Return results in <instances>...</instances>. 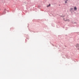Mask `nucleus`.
Returning a JSON list of instances; mask_svg holds the SVG:
<instances>
[{"mask_svg":"<svg viewBox=\"0 0 79 79\" xmlns=\"http://www.w3.org/2000/svg\"><path fill=\"white\" fill-rule=\"evenodd\" d=\"M70 11H71V12H73V8H71L70 9Z\"/></svg>","mask_w":79,"mask_h":79,"instance_id":"obj_1","label":"nucleus"},{"mask_svg":"<svg viewBox=\"0 0 79 79\" xmlns=\"http://www.w3.org/2000/svg\"><path fill=\"white\" fill-rule=\"evenodd\" d=\"M67 0H66V1L65 2V3H67Z\"/></svg>","mask_w":79,"mask_h":79,"instance_id":"obj_6","label":"nucleus"},{"mask_svg":"<svg viewBox=\"0 0 79 79\" xmlns=\"http://www.w3.org/2000/svg\"><path fill=\"white\" fill-rule=\"evenodd\" d=\"M73 9L74 11H77V7H75Z\"/></svg>","mask_w":79,"mask_h":79,"instance_id":"obj_2","label":"nucleus"},{"mask_svg":"<svg viewBox=\"0 0 79 79\" xmlns=\"http://www.w3.org/2000/svg\"><path fill=\"white\" fill-rule=\"evenodd\" d=\"M50 6V4H49V5H48L47 6V7H48L49 6Z\"/></svg>","mask_w":79,"mask_h":79,"instance_id":"obj_5","label":"nucleus"},{"mask_svg":"<svg viewBox=\"0 0 79 79\" xmlns=\"http://www.w3.org/2000/svg\"><path fill=\"white\" fill-rule=\"evenodd\" d=\"M65 21H69V19H67L66 20H64Z\"/></svg>","mask_w":79,"mask_h":79,"instance_id":"obj_3","label":"nucleus"},{"mask_svg":"<svg viewBox=\"0 0 79 79\" xmlns=\"http://www.w3.org/2000/svg\"><path fill=\"white\" fill-rule=\"evenodd\" d=\"M78 46H79V44H76V47H78Z\"/></svg>","mask_w":79,"mask_h":79,"instance_id":"obj_4","label":"nucleus"}]
</instances>
